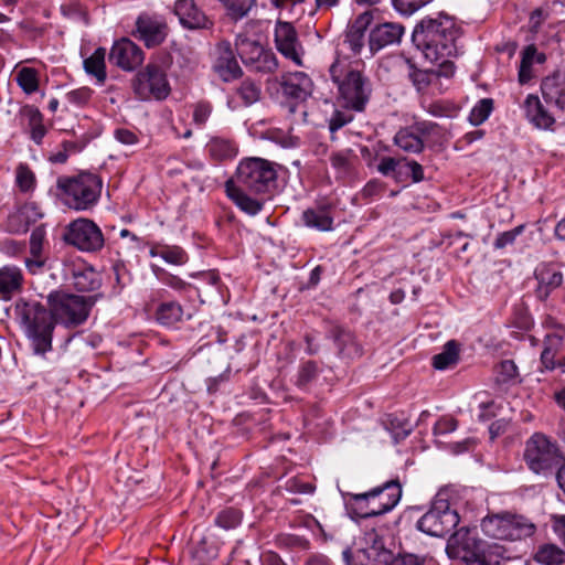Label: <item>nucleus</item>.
Instances as JSON below:
<instances>
[{"label":"nucleus","mask_w":565,"mask_h":565,"mask_svg":"<svg viewBox=\"0 0 565 565\" xmlns=\"http://www.w3.org/2000/svg\"><path fill=\"white\" fill-rule=\"evenodd\" d=\"M279 167L260 157L243 158L224 184L226 196L243 213L257 215L278 190Z\"/></svg>","instance_id":"f257e3e1"},{"label":"nucleus","mask_w":565,"mask_h":565,"mask_svg":"<svg viewBox=\"0 0 565 565\" xmlns=\"http://www.w3.org/2000/svg\"><path fill=\"white\" fill-rule=\"evenodd\" d=\"M460 34L461 28L455 18L439 12L426 15L415 24L412 42L427 61L439 64V74L449 78L456 71L450 58L457 55V40Z\"/></svg>","instance_id":"f03ea898"},{"label":"nucleus","mask_w":565,"mask_h":565,"mask_svg":"<svg viewBox=\"0 0 565 565\" xmlns=\"http://www.w3.org/2000/svg\"><path fill=\"white\" fill-rule=\"evenodd\" d=\"M13 310L32 353L45 356L53 349V334L56 328L52 309L36 299L20 297Z\"/></svg>","instance_id":"7ed1b4c3"},{"label":"nucleus","mask_w":565,"mask_h":565,"mask_svg":"<svg viewBox=\"0 0 565 565\" xmlns=\"http://www.w3.org/2000/svg\"><path fill=\"white\" fill-rule=\"evenodd\" d=\"M329 74L338 89V103H344L355 113H363L373 93L370 77L355 67L348 56H342L339 49Z\"/></svg>","instance_id":"20e7f679"},{"label":"nucleus","mask_w":565,"mask_h":565,"mask_svg":"<svg viewBox=\"0 0 565 565\" xmlns=\"http://www.w3.org/2000/svg\"><path fill=\"white\" fill-rule=\"evenodd\" d=\"M99 174L81 171L76 175L57 178L56 188L65 206L76 212L92 211L99 202L103 191Z\"/></svg>","instance_id":"39448f33"},{"label":"nucleus","mask_w":565,"mask_h":565,"mask_svg":"<svg viewBox=\"0 0 565 565\" xmlns=\"http://www.w3.org/2000/svg\"><path fill=\"white\" fill-rule=\"evenodd\" d=\"M447 550L451 557L466 565H500L503 552L502 546L488 544L467 526L450 535Z\"/></svg>","instance_id":"423d86ee"},{"label":"nucleus","mask_w":565,"mask_h":565,"mask_svg":"<svg viewBox=\"0 0 565 565\" xmlns=\"http://www.w3.org/2000/svg\"><path fill=\"white\" fill-rule=\"evenodd\" d=\"M103 297L102 292L82 296L65 290H52L46 297V302L52 309L56 324L73 329L87 321L96 302Z\"/></svg>","instance_id":"0eeeda50"},{"label":"nucleus","mask_w":565,"mask_h":565,"mask_svg":"<svg viewBox=\"0 0 565 565\" xmlns=\"http://www.w3.org/2000/svg\"><path fill=\"white\" fill-rule=\"evenodd\" d=\"M523 460L533 473L548 477L564 465L563 452L555 439L534 433L524 445Z\"/></svg>","instance_id":"6e6552de"},{"label":"nucleus","mask_w":565,"mask_h":565,"mask_svg":"<svg viewBox=\"0 0 565 565\" xmlns=\"http://www.w3.org/2000/svg\"><path fill=\"white\" fill-rule=\"evenodd\" d=\"M480 527L488 537L511 542L531 537L536 531L530 519L510 511L489 512L482 518Z\"/></svg>","instance_id":"1a4fd4ad"},{"label":"nucleus","mask_w":565,"mask_h":565,"mask_svg":"<svg viewBox=\"0 0 565 565\" xmlns=\"http://www.w3.org/2000/svg\"><path fill=\"white\" fill-rule=\"evenodd\" d=\"M145 309L149 317L160 327L180 329L191 319L184 307L175 299L169 297L167 289H156L149 295Z\"/></svg>","instance_id":"9d476101"},{"label":"nucleus","mask_w":565,"mask_h":565,"mask_svg":"<svg viewBox=\"0 0 565 565\" xmlns=\"http://www.w3.org/2000/svg\"><path fill=\"white\" fill-rule=\"evenodd\" d=\"M460 522L457 510L450 508L447 499L438 493L429 510L416 522V529L429 536L444 537L452 532Z\"/></svg>","instance_id":"9b49d317"},{"label":"nucleus","mask_w":565,"mask_h":565,"mask_svg":"<svg viewBox=\"0 0 565 565\" xmlns=\"http://www.w3.org/2000/svg\"><path fill=\"white\" fill-rule=\"evenodd\" d=\"M62 239L83 253H98L105 246V236L100 227L87 217L70 222L64 227Z\"/></svg>","instance_id":"f8f14e48"},{"label":"nucleus","mask_w":565,"mask_h":565,"mask_svg":"<svg viewBox=\"0 0 565 565\" xmlns=\"http://www.w3.org/2000/svg\"><path fill=\"white\" fill-rule=\"evenodd\" d=\"M131 88L140 100H164L171 93L164 70L156 63H148L135 75Z\"/></svg>","instance_id":"ddd939ff"},{"label":"nucleus","mask_w":565,"mask_h":565,"mask_svg":"<svg viewBox=\"0 0 565 565\" xmlns=\"http://www.w3.org/2000/svg\"><path fill=\"white\" fill-rule=\"evenodd\" d=\"M235 50L246 68L254 73L273 74L278 68L276 54L256 40L238 35Z\"/></svg>","instance_id":"4468645a"},{"label":"nucleus","mask_w":565,"mask_h":565,"mask_svg":"<svg viewBox=\"0 0 565 565\" xmlns=\"http://www.w3.org/2000/svg\"><path fill=\"white\" fill-rule=\"evenodd\" d=\"M445 129L435 121L415 120L412 125L402 127L393 138L394 145L404 152L419 154L425 149V138L436 136L443 138Z\"/></svg>","instance_id":"2eb2a0df"},{"label":"nucleus","mask_w":565,"mask_h":565,"mask_svg":"<svg viewBox=\"0 0 565 565\" xmlns=\"http://www.w3.org/2000/svg\"><path fill=\"white\" fill-rule=\"evenodd\" d=\"M377 171L403 186L425 180L424 167L418 161L406 157H382L377 164Z\"/></svg>","instance_id":"dca6fc26"},{"label":"nucleus","mask_w":565,"mask_h":565,"mask_svg":"<svg viewBox=\"0 0 565 565\" xmlns=\"http://www.w3.org/2000/svg\"><path fill=\"white\" fill-rule=\"evenodd\" d=\"M169 34L166 19L159 14L141 12L135 22L131 35L142 42L147 49L161 45Z\"/></svg>","instance_id":"f3484780"},{"label":"nucleus","mask_w":565,"mask_h":565,"mask_svg":"<svg viewBox=\"0 0 565 565\" xmlns=\"http://www.w3.org/2000/svg\"><path fill=\"white\" fill-rule=\"evenodd\" d=\"M364 565H424L425 558L413 553H397L385 547L381 539L364 550Z\"/></svg>","instance_id":"a211bd4d"},{"label":"nucleus","mask_w":565,"mask_h":565,"mask_svg":"<svg viewBox=\"0 0 565 565\" xmlns=\"http://www.w3.org/2000/svg\"><path fill=\"white\" fill-rule=\"evenodd\" d=\"M108 60L125 72H132L142 65L145 53L142 49L129 38L116 40L110 49Z\"/></svg>","instance_id":"6ab92c4d"},{"label":"nucleus","mask_w":565,"mask_h":565,"mask_svg":"<svg viewBox=\"0 0 565 565\" xmlns=\"http://www.w3.org/2000/svg\"><path fill=\"white\" fill-rule=\"evenodd\" d=\"M174 13L181 26L185 30L207 32L214 30V20L210 18L194 0H177L174 3Z\"/></svg>","instance_id":"aec40b11"},{"label":"nucleus","mask_w":565,"mask_h":565,"mask_svg":"<svg viewBox=\"0 0 565 565\" xmlns=\"http://www.w3.org/2000/svg\"><path fill=\"white\" fill-rule=\"evenodd\" d=\"M326 338L333 342L337 355L342 360H355L363 355V348L354 332L342 324L331 323Z\"/></svg>","instance_id":"412c9836"},{"label":"nucleus","mask_w":565,"mask_h":565,"mask_svg":"<svg viewBox=\"0 0 565 565\" xmlns=\"http://www.w3.org/2000/svg\"><path fill=\"white\" fill-rule=\"evenodd\" d=\"M274 36L278 52L286 58L292 61L296 65H302L300 52L302 51V45L292 23L280 20L277 21Z\"/></svg>","instance_id":"4be33fe9"},{"label":"nucleus","mask_w":565,"mask_h":565,"mask_svg":"<svg viewBox=\"0 0 565 565\" xmlns=\"http://www.w3.org/2000/svg\"><path fill=\"white\" fill-rule=\"evenodd\" d=\"M212 70L224 83L236 81L243 76V70L228 41H222L216 45V57Z\"/></svg>","instance_id":"5701e85b"},{"label":"nucleus","mask_w":565,"mask_h":565,"mask_svg":"<svg viewBox=\"0 0 565 565\" xmlns=\"http://www.w3.org/2000/svg\"><path fill=\"white\" fill-rule=\"evenodd\" d=\"M334 204L328 199H321L306 209L301 214V222L306 227L319 232H331L334 228Z\"/></svg>","instance_id":"b1692460"},{"label":"nucleus","mask_w":565,"mask_h":565,"mask_svg":"<svg viewBox=\"0 0 565 565\" xmlns=\"http://www.w3.org/2000/svg\"><path fill=\"white\" fill-rule=\"evenodd\" d=\"M373 19V12L367 10L359 14L354 21L348 24L341 45L345 46L352 55L356 56L361 54L365 44V32L372 24Z\"/></svg>","instance_id":"393cba45"},{"label":"nucleus","mask_w":565,"mask_h":565,"mask_svg":"<svg viewBox=\"0 0 565 565\" xmlns=\"http://www.w3.org/2000/svg\"><path fill=\"white\" fill-rule=\"evenodd\" d=\"M373 502H375L376 516L392 511L401 501L403 494L402 483L398 478L388 480L371 490Z\"/></svg>","instance_id":"a878e982"},{"label":"nucleus","mask_w":565,"mask_h":565,"mask_svg":"<svg viewBox=\"0 0 565 565\" xmlns=\"http://www.w3.org/2000/svg\"><path fill=\"white\" fill-rule=\"evenodd\" d=\"M404 32V25L396 22H385L375 25L369 34V47L371 54H374L388 45L399 43Z\"/></svg>","instance_id":"bb28decb"},{"label":"nucleus","mask_w":565,"mask_h":565,"mask_svg":"<svg viewBox=\"0 0 565 565\" xmlns=\"http://www.w3.org/2000/svg\"><path fill=\"white\" fill-rule=\"evenodd\" d=\"M312 81L305 72H295L281 76L282 95L292 102H303L312 93Z\"/></svg>","instance_id":"cd10ccee"},{"label":"nucleus","mask_w":565,"mask_h":565,"mask_svg":"<svg viewBox=\"0 0 565 565\" xmlns=\"http://www.w3.org/2000/svg\"><path fill=\"white\" fill-rule=\"evenodd\" d=\"M541 92L547 105L565 111V72L556 71L544 77Z\"/></svg>","instance_id":"c85d7f7f"},{"label":"nucleus","mask_w":565,"mask_h":565,"mask_svg":"<svg viewBox=\"0 0 565 565\" xmlns=\"http://www.w3.org/2000/svg\"><path fill=\"white\" fill-rule=\"evenodd\" d=\"M546 62V54L540 52L535 44L526 45L521 52V61L518 72V82L521 85L529 84L537 75V66Z\"/></svg>","instance_id":"c756f323"},{"label":"nucleus","mask_w":565,"mask_h":565,"mask_svg":"<svg viewBox=\"0 0 565 565\" xmlns=\"http://www.w3.org/2000/svg\"><path fill=\"white\" fill-rule=\"evenodd\" d=\"M374 503L370 490L363 493L348 492L344 494L345 510L352 520L376 516Z\"/></svg>","instance_id":"7c9ffc66"},{"label":"nucleus","mask_w":565,"mask_h":565,"mask_svg":"<svg viewBox=\"0 0 565 565\" xmlns=\"http://www.w3.org/2000/svg\"><path fill=\"white\" fill-rule=\"evenodd\" d=\"M24 276L20 267L4 265L0 267V300L10 301L23 289Z\"/></svg>","instance_id":"2f4dec72"},{"label":"nucleus","mask_w":565,"mask_h":565,"mask_svg":"<svg viewBox=\"0 0 565 565\" xmlns=\"http://www.w3.org/2000/svg\"><path fill=\"white\" fill-rule=\"evenodd\" d=\"M522 107L526 119L536 128L547 130L554 126V116L541 103L537 95L529 94Z\"/></svg>","instance_id":"473e14b6"},{"label":"nucleus","mask_w":565,"mask_h":565,"mask_svg":"<svg viewBox=\"0 0 565 565\" xmlns=\"http://www.w3.org/2000/svg\"><path fill=\"white\" fill-rule=\"evenodd\" d=\"M537 287L535 296L541 301H545L551 292L558 288L563 282V274L554 269L551 265L542 264L534 271Z\"/></svg>","instance_id":"72a5a7b5"},{"label":"nucleus","mask_w":565,"mask_h":565,"mask_svg":"<svg viewBox=\"0 0 565 565\" xmlns=\"http://www.w3.org/2000/svg\"><path fill=\"white\" fill-rule=\"evenodd\" d=\"M72 285L77 292H94L102 286V275L92 266H76L72 269Z\"/></svg>","instance_id":"f704fd0d"},{"label":"nucleus","mask_w":565,"mask_h":565,"mask_svg":"<svg viewBox=\"0 0 565 565\" xmlns=\"http://www.w3.org/2000/svg\"><path fill=\"white\" fill-rule=\"evenodd\" d=\"M20 116L26 120V131L30 139L38 146L43 143L47 134L44 117L40 109L33 105H25L20 109Z\"/></svg>","instance_id":"c9c22d12"},{"label":"nucleus","mask_w":565,"mask_h":565,"mask_svg":"<svg viewBox=\"0 0 565 565\" xmlns=\"http://www.w3.org/2000/svg\"><path fill=\"white\" fill-rule=\"evenodd\" d=\"M42 216L43 214L39 211L35 203H25L17 213L9 216V230L13 233H25L29 226Z\"/></svg>","instance_id":"e433bc0d"},{"label":"nucleus","mask_w":565,"mask_h":565,"mask_svg":"<svg viewBox=\"0 0 565 565\" xmlns=\"http://www.w3.org/2000/svg\"><path fill=\"white\" fill-rule=\"evenodd\" d=\"M205 149L211 160L215 162L232 160L238 152V148L233 140L222 137L211 138L206 143Z\"/></svg>","instance_id":"4c0bfd02"},{"label":"nucleus","mask_w":565,"mask_h":565,"mask_svg":"<svg viewBox=\"0 0 565 565\" xmlns=\"http://www.w3.org/2000/svg\"><path fill=\"white\" fill-rule=\"evenodd\" d=\"M151 271L161 284L181 295L190 296L192 292H198L195 286L158 265H151Z\"/></svg>","instance_id":"58836bf2"},{"label":"nucleus","mask_w":565,"mask_h":565,"mask_svg":"<svg viewBox=\"0 0 565 565\" xmlns=\"http://www.w3.org/2000/svg\"><path fill=\"white\" fill-rule=\"evenodd\" d=\"M383 425L396 443L405 439L413 431V425L403 412L386 414Z\"/></svg>","instance_id":"ea45409f"},{"label":"nucleus","mask_w":565,"mask_h":565,"mask_svg":"<svg viewBox=\"0 0 565 565\" xmlns=\"http://www.w3.org/2000/svg\"><path fill=\"white\" fill-rule=\"evenodd\" d=\"M106 49L105 47H97L94 53L84 60L83 66L85 72L95 77L98 84H104L107 78V72H106Z\"/></svg>","instance_id":"a19ab883"},{"label":"nucleus","mask_w":565,"mask_h":565,"mask_svg":"<svg viewBox=\"0 0 565 565\" xmlns=\"http://www.w3.org/2000/svg\"><path fill=\"white\" fill-rule=\"evenodd\" d=\"M533 558L541 565H563L565 550L554 543H543L537 546Z\"/></svg>","instance_id":"79ce46f5"},{"label":"nucleus","mask_w":565,"mask_h":565,"mask_svg":"<svg viewBox=\"0 0 565 565\" xmlns=\"http://www.w3.org/2000/svg\"><path fill=\"white\" fill-rule=\"evenodd\" d=\"M321 371L317 361H301L296 374L295 385L302 391H307L311 383L318 379Z\"/></svg>","instance_id":"37998d69"},{"label":"nucleus","mask_w":565,"mask_h":565,"mask_svg":"<svg viewBox=\"0 0 565 565\" xmlns=\"http://www.w3.org/2000/svg\"><path fill=\"white\" fill-rule=\"evenodd\" d=\"M459 344L456 340L448 341L440 353L433 356V366L436 370H446L459 361Z\"/></svg>","instance_id":"c03bdc74"},{"label":"nucleus","mask_w":565,"mask_h":565,"mask_svg":"<svg viewBox=\"0 0 565 565\" xmlns=\"http://www.w3.org/2000/svg\"><path fill=\"white\" fill-rule=\"evenodd\" d=\"M15 82L23 93L32 95L40 86L39 71L29 66L21 67L17 72Z\"/></svg>","instance_id":"a18cd8bd"},{"label":"nucleus","mask_w":565,"mask_h":565,"mask_svg":"<svg viewBox=\"0 0 565 565\" xmlns=\"http://www.w3.org/2000/svg\"><path fill=\"white\" fill-rule=\"evenodd\" d=\"M243 520V512L235 507L222 509L215 516L214 524L223 530L236 529Z\"/></svg>","instance_id":"49530a36"},{"label":"nucleus","mask_w":565,"mask_h":565,"mask_svg":"<svg viewBox=\"0 0 565 565\" xmlns=\"http://www.w3.org/2000/svg\"><path fill=\"white\" fill-rule=\"evenodd\" d=\"M494 109V100L492 98H482L476 103L469 113L468 121L478 127L482 125L492 114Z\"/></svg>","instance_id":"de8ad7c7"},{"label":"nucleus","mask_w":565,"mask_h":565,"mask_svg":"<svg viewBox=\"0 0 565 565\" xmlns=\"http://www.w3.org/2000/svg\"><path fill=\"white\" fill-rule=\"evenodd\" d=\"M236 93L245 106H250L260 99L262 87L259 83L246 78L237 87Z\"/></svg>","instance_id":"09e8293b"},{"label":"nucleus","mask_w":565,"mask_h":565,"mask_svg":"<svg viewBox=\"0 0 565 565\" xmlns=\"http://www.w3.org/2000/svg\"><path fill=\"white\" fill-rule=\"evenodd\" d=\"M340 108H335L330 118L328 119L329 130L331 134L340 130L354 119L352 108H349L344 103H339Z\"/></svg>","instance_id":"8fccbe9b"},{"label":"nucleus","mask_w":565,"mask_h":565,"mask_svg":"<svg viewBox=\"0 0 565 565\" xmlns=\"http://www.w3.org/2000/svg\"><path fill=\"white\" fill-rule=\"evenodd\" d=\"M227 10V15L237 21L248 14L256 0H218Z\"/></svg>","instance_id":"3c124183"},{"label":"nucleus","mask_w":565,"mask_h":565,"mask_svg":"<svg viewBox=\"0 0 565 565\" xmlns=\"http://www.w3.org/2000/svg\"><path fill=\"white\" fill-rule=\"evenodd\" d=\"M275 544L279 548L308 550L310 542L305 536L291 533H280L275 537Z\"/></svg>","instance_id":"603ef678"},{"label":"nucleus","mask_w":565,"mask_h":565,"mask_svg":"<svg viewBox=\"0 0 565 565\" xmlns=\"http://www.w3.org/2000/svg\"><path fill=\"white\" fill-rule=\"evenodd\" d=\"M440 76L444 75L439 74V67L436 71H424L412 66V71L409 72V79L417 90H424L431 84L434 78H438Z\"/></svg>","instance_id":"864d4df0"},{"label":"nucleus","mask_w":565,"mask_h":565,"mask_svg":"<svg viewBox=\"0 0 565 565\" xmlns=\"http://www.w3.org/2000/svg\"><path fill=\"white\" fill-rule=\"evenodd\" d=\"M171 62L185 71H192L196 64L192 49L181 46L172 47Z\"/></svg>","instance_id":"5fc2aeb1"},{"label":"nucleus","mask_w":565,"mask_h":565,"mask_svg":"<svg viewBox=\"0 0 565 565\" xmlns=\"http://www.w3.org/2000/svg\"><path fill=\"white\" fill-rule=\"evenodd\" d=\"M17 185L23 193L31 192L35 188V174L28 164H19L15 175Z\"/></svg>","instance_id":"6e6d98bb"},{"label":"nucleus","mask_w":565,"mask_h":565,"mask_svg":"<svg viewBox=\"0 0 565 565\" xmlns=\"http://www.w3.org/2000/svg\"><path fill=\"white\" fill-rule=\"evenodd\" d=\"M162 259L170 265L182 266L189 262V255L179 245L164 244Z\"/></svg>","instance_id":"4d7b16f0"},{"label":"nucleus","mask_w":565,"mask_h":565,"mask_svg":"<svg viewBox=\"0 0 565 565\" xmlns=\"http://www.w3.org/2000/svg\"><path fill=\"white\" fill-rule=\"evenodd\" d=\"M212 111H213V106H212L211 102L205 100V99L196 102L193 105V115H192L193 124L198 128H203L206 125L209 118L211 117Z\"/></svg>","instance_id":"13d9d810"},{"label":"nucleus","mask_w":565,"mask_h":565,"mask_svg":"<svg viewBox=\"0 0 565 565\" xmlns=\"http://www.w3.org/2000/svg\"><path fill=\"white\" fill-rule=\"evenodd\" d=\"M93 94L94 90L92 88L83 86L66 93L65 98L70 104L83 108L89 104Z\"/></svg>","instance_id":"bf43d9fd"},{"label":"nucleus","mask_w":565,"mask_h":565,"mask_svg":"<svg viewBox=\"0 0 565 565\" xmlns=\"http://www.w3.org/2000/svg\"><path fill=\"white\" fill-rule=\"evenodd\" d=\"M431 0H392L393 8L404 17H411Z\"/></svg>","instance_id":"052dcab7"},{"label":"nucleus","mask_w":565,"mask_h":565,"mask_svg":"<svg viewBox=\"0 0 565 565\" xmlns=\"http://www.w3.org/2000/svg\"><path fill=\"white\" fill-rule=\"evenodd\" d=\"M524 230L525 224H521L510 231L499 233L493 242V248L503 249L507 246L513 245L516 237L520 236Z\"/></svg>","instance_id":"680f3d73"},{"label":"nucleus","mask_w":565,"mask_h":565,"mask_svg":"<svg viewBox=\"0 0 565 565\" xmlns=\"http://www.w3.org/2000/svg\"><path fill=\"white\" fill-rule=\"evenodd\" d=\"M352 156L353 151L351 149L333 152L330 156V163L337 171L348 173L351 170Z\"/></svg>","instance_id":"e2e57ef3"},{"label":"nucleus","mask_w":565,"mask_h":565,"mask_svg":"<svg viewBox=\"0 0 565 565\" xmlns=\"http://www.w3.org/2000/svg\"><path fill=\"white\" fill-rule=\"evenodd\" d=\"M46 231L44 226L40 225L33 228L30 235V254L33 257L42 256L43 244L45 241Z\"/></svg>","instance_id":"0e129e2a"},{"label":"nucleus","mask_w":565,"mask_h":565,"mask_svg":"<svg viewBox=\"0 0 565 565\" xmlns=\"http://www.w3.org/2000/svg\"><path fill=\"white\" fill-rule=\"evenodd\" d=\"M284 488L290 493L310 494L315 491V486L312 483L306 482L299 477L289 478L285 482Z\"/></svg>","instance_id":"69168bd1"},{"label":"nucleus","mask_w":565,"mask_h":565,"mask_svg":"<svg viewBox=\"0 0 565 565\" xmlns=\"http://www.w3.org/2000/svg\"><path fill=\"white\" fill-rule=\"evenodd\" d=\"M518 375V366L512 360H504L499 364L497 381L508 383Z\"/></svg>","instance_id":"338daca9"},{"label":"nucleus","mask_w":565,"mask_h":565,"mask_svg":"<svg viewBox=\"0 0 565 565\" xmlns=\"http://www.w3.org/2000/svg\"><path fill=\"white\" fill-rule=\"evenodd\" d=\"M425 109L434 117H451L455 111L450 104L444 102H433Z\"/></svg>","instance_id":"774afa93"}]
</instances>
